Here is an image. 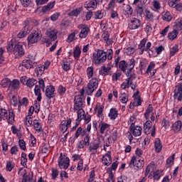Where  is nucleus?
Returning <instances> with one entry per match:
<instances>
[{
    "label": "nucleus",
    "mask_w": 182,
    "mask_h": 182,
    "mask_svg": "<svg viewBox=\"0 0 182 182\" xmlns=\"http://www.w3.org/2000/svg\"><path fill=\"white\" fill-rule=\"evenodd\" d=\"M92 58L95 65L105 63V62H106V59H108V60H112L113 58V50L108 49L107 53L102 50H98L97 53H93Z\"/></svg>",
    "instance_id": "obj_1"
},
{
    "label": "nucleus",
    "mask_w": 182,
    "mask_h": 182,
    "mask_svg": "<svg viewBox=\"0 0 182 182\" xmlns=\"http://www.w3.org/2000/svg\"><path fill=\"white\" fill-rule=\"evenodd\" d=\"M6 120L9 124H13L15 122V114L13 110H8L1 108L0 109V122Z\"/></svg>",
    "instance_id": "obj_2"
},
{
    "label": "nucleus",
    "mask_w": 182,
    "mask_h": 182,
    "mask_svg": "<svg viewBox=\"0 0 182 182\" xmlns=\"http://www.w3.org/2000/svg\"><path fill=\"white\" fill-rule=\"evenodd\" d=\"M132 69H122V72L129 77L124 82L122 83V89H129L130 87V80L136 79V74H133Z\"/></svg>",
    "instance_id": "obj_3"
},
{
    "label": "nucleus",
    "mask_w": 182,
    "mask_h": 182,
    "mask_svg": "<svg viewBox=\"0 0 182 182\" xmlns=\"http://www.w3.org/2000/svg\"><path fill=\"white\" fill-rule=\"evenodd\" d=\"M130 168H136L137 170H141L144 167V158H139L136 156H133L129 164Z\"/></svg>",
    "instance_id": "obj_4"
},
{
    "label": "nucleus",
    "mask_w": 182,
    "mask_h": 182,
    "mask_svg": "<svg viewBox=\"0 0 182 182\" xmlns=\"http://www.w3.org/2000/svg\"><path fill=\"white\" fill-rule=\"evenodd\" d=\"M58 164L61 170H66L70 165V160L65 154L61 153L58 160Z\"/></svg>",
    "instance_id": "obj_5"
},
{
    "label": "nucleus",
    "mask_w": 182,
    "mask_h": 182,
    "mask_svg": "<svg viewBox=\"0 0 182 182\" xmlns=\"http://www.w3.org/2000/svg\"><path fill=\"white\" fill-rule=\"evenodd\" d=\"M144 130L145 134H150L152 136V137H154L156 136V125L153 126V122L150 120H147L144 124Z\"/></svg>",
    "instance_id": "obj_6"
},
{
    "label": "nucleus",
    "mask_w": 182,
    "mask_h": 182,
    "mask_svg": "<svg viewBox=\"0 0 182 182\" xmlns=\"http://www.w3.org/2000/svg\"><path fill=\"white\" fill-rule=\"evenodd\" d=\"M138 48L139 49V55H143V53H144V50L146 52H150V48H151V42L147 43L146 38H143L140 41V43L138 46Z\"/></svg>",
    "instance_id": "obj_7"
},
{
    "label": "nucleus",
    "mask_w": 182,
    "mask_h": 182,
    "mask_svg": "<svg viewBox=\"0 0 182 182\" xmlns=\"http://www.w3.org/2000/svg\"><path fill=\"white\" fill-rule=\"evenodd\" d=\"M42 38L41 31H34L31 33L27 38L28 45H33V43H38Z\"/></svg>",
    "instance_id": "obj_8"
},
{
    "label": "nucleus",
    "mask_w": 182,
    "mask_h": 182,
    "mask_svg": "<svg viewBox=\"0 0 182 182\" xmlns=\"http://www.w3.org/2000/svg\"><path fill=\"white\" fill-rule=\"evenodd\" d=\"M77 29L80 31L79 33V38L80 39H86V38H87V36L89 35V32H90V28H89V26L86 24H80L77 26Z\"/></svg>",
    "instance_id": "obj_9"
},
{
    "label": "nucleus",
    "mask_w": 182,
    "mask_h": 182,
    "mask_svg": "<svg viewBox=\"0 0 182 182\" xmlns=\"http://www.w3.org/2000/svg\"><path fill=\"white\" fill-rule=\"evenodd\" d=\"M98 86L99 82L97 81V79H92L91 80H90L89 83L87 85L86 93L87 95H92L93 92H95V90L97 89Z\"/></svg>",
    "instance_id": "obj_10"
},
{
    "label": "nucleus",
    "mask_w": 182,
    "mask_h": 182,
    "mask_svg": "<svg viewBox=\"0 0 182 182\" xmlns=\"http://www.w3.org/2000/svg\"><path fill=\"white\" fill-rule=\"evenodd\" d=\"M14 54L16 58H19V56H23L25 55V50H23V46L21 43H18L14 46Z\"/></svg>",
    "instance_id": "obj_11"
},
{
    "label": "nucleus",
    "mask_w": 182,
    "mask_h": 182,
    "mask_svg": "<svg viewBox=\"0 0 182 182\" xmlns=\"http://www.w3.org/2000/svg\"><path fill=\"white\" fill-rule=\"evenodd\" d=\"M153 110V106L149 105L144 112V117L146 120H149V119H151V122H154V120H156V117H154V112Z\"/></svg>",
    "instance_id": "obj_12"
},
{
    "label": "nucleus",
    "mask_w": 182,
    "mask_h": 182,
    "mask_svg": "<svg viewBox=\"0 0 182 182\" xmlns=\"http://www.w3.org/2000/svg\"><path fill=\"white\" fill-rule=\"evenodd\" d=\"M174 99H176L178 102H181L182 100V84L178 83L176 85L173 94Z\"/></svg>",
    "instance_id": "obj_13"
},
{
    "label": "nucleus",
    "mask_w": 182,
    "mask_h": 182,
    "mask_svg": "<svg viewBox=\"0 0 182 182\" xmlns=\"http://www.w3.org/2000/svg\"><path fill=\"white\" fill-rule=\"evenodd\" d=\"M102 147V144L97 141H92L89 145V151L91 154H96L97 153V150Z\"/></svg>",
    "instance_id": "obj_14"
},
{
    "label": "nucleus",
    "mask_w": 182,
    "mask_h": 182,
    "mask_svg": "<svg viewBox=\"0 0 182 182\" xmlns=\"http://www.w3.org/2000/svg\"><path fill=\"white\" fill-rule=\"evenodd\" d=\"M36 65V64L31 60H23L18 68L21 69H23V68L25 69H32V68H35Z\"/></svg>",
    "instance_id": "obj_15"
},
{
    "label": "nucleus",
    "mask_w": 182,
    "mask_h": 182,
    "mask_svg": "<svg viewBox=\"0 0 182 182\" xmlns=\"http://www.w3.org/2000/svg\"><path fill=\"white\" fill-rule=\"evenodd\" d=\"M72 124V119H68L67 121L63 120L60 124V129L62 133H66L68 132V129Z\"/></svg>",
    "instance_id": "obj_16"
},
{
    "label": "nucleus",
    "mask_w": 182,
    "mask_h": 182,
    "mask_svg": "<svg viewBox=\"0 0 182 182\" xmlns=\"http://www.w3.org/2000/svg\"><path fill=\"white\" fill-rule=\"evenodd\" d=\"M83 100L80 95H76L74 99V108L73 110H77L79 109H83Z\"/></svg>",
    "instance_id": "obj_17"
},
{
    "label": "nucleus",
    "mask_w": 182,
    "mask_h": 182,
    "mask_svg": "<svg viewBox=\"0 0 182 182\" xmlns=\"http://www.w3.org/2000/svg\"><path fill=\"white\" fill-rule=\"evenodd\" d=\"M44 92L46 97H48V99H52V97H55V87L53 85H47Z\"/></svg>",
    "instance_id": "obj_18"
},
{
    "label": "nucleus",
    "mask_w": 182,
    "mask_h": 182,
    "mask_svg": "<svg viewBox=\"0 0 182 182\" xmlns=\"http://www.w3.org/2000/svg\"><path fill=\"white\" fill-rule=\"evenodd\" d=\"M58 31L55 28H50L46 31V35L51 41H56L58 39Z\"/></svg>",
    "instance_id": "obj_19"
},
{
    "label": "nucleus",
    "mask_w": 182,
    "mask_h": 182,
    "mask_svg": "<svg viewBox=\"0 0 182 182\" xmlns=\"http://www.w3.org/2000/svg\"><path fill=\"white\" fill-rule=\"evenodd\" d=\"M102 163L104 166H109L112 164V152L108 151L107 154L102 156Z\"/></svg>",
    "instance_id": "obj_20"
},
{
    "label": "nucleus",
    "mask_w": 182,
    "mask_h": 182,
    "mask_svg": "<svg viewBox=\"0 0 182 182\" xmlns=\"http://www.w3.org/2000/svg\"><path fill=\"white\" fill-rule=\"evenodd\" d=\"M143 129L140 126H130V132L134 136V137H139V136H141V132Z\"/></svg>",
    "instance_id": "obj_21"
},
{
    "label": "nucleus",
    "mask_w": 182,
    "mask_h": 182,
    "mask_svg": "<svg viewBox=\"0 0 182 182\" xmlns=\"http://www.w3.org/2000/svg\"><path fill=\"white\" fill-rule=\"evenodd\" d=\"M164 171L163 169L154 171L151 172V176H152L154 180L159 181V180H160V178L164 176Z\"/></svg>",
    "instance_id": "obj_22"
},
{
    "label": "nucleus",
    "mask_w": 182,
    "mask_h": 182,
    "mask_svg": "<svg viewBox=\"0 0 182 182\" xmlns=\"http://www.w3.org/2000/svg\"><path fill=\"white\" fill-rule=\"evenodd\" d=\"M31 31H32V27H29V26L26 25L23 28V30L17 34V38L19 39L25 38V36H26V35H28Z\"/></svg>",
    "instance_id": "obj_23"
},
{
    "label": "nucleus",
    "mask_w": 182,
    "mask_h": 182,
    "mask_svg": "<svg viewBox=\"0 0 182 182\" xmlns=\"http://www.w3.org/2000/svg\"><path fill=\"white\" fill-rule=\"evenodd\" d=\"M154 144L156 153H160L163 150V144L160 138H156Z\"/></svg>",
    "instance_id": "obj_24"
},
{
    "label": "nucleus",
    "mask_w": 182,
    "mask_h": 182,
    "mask_svg": "<svg viewBox=\"0 0 182 182\" xmlns=\"http://www.w3.org/2000/svg\"><path fill=\"white\" fill-rule=\"evenodd\" d=\"M108 117L111 120H116L119 117V111L116 108H111L108 114Z\"/></svg>",
    "instance_id": "obj_25"
},
{
    "label": "nucleus",
    "mask_w": 182,
    "mask_h": 182,
    "mask_svg": "<svg viewBox=\"0 0 182 182\" xmlns=\"http://www.w3.org/2000/svg\"><path fill=\"white\" fill-rule=\"evenodd\" d=\"M84 6L88 10L90 9H95L97 6V1L90 0L85 4Z\"/></svg>",
    "instance_id": "obj_26"
},
{
    "label": "nucleus",
    "mask_w": 182,
    "mask_h": 182,
    "mask_svg": "<svg viewBox=\"0 0 182 182\" xmlns=\"http://www.w3.org/2000/svg\"><path fill=\"white\" fill-rule=\"evenodd\" d=\"M140 20L137 18H133L131 20V23H129L130 29H139L140 28Z\"/></svg>",
    "instance_id": "obj_27"
},
{
    "label": "nucleus",
    "mask_w": 182,
    "mask_h": 182,
    "mask_svg": "<svg viewBox=\"0 0 182 182\" xmlns=\"http://www.w3.org/2000/svg\"><path fill=\"white\" fill-rule=\"evenodd\" d=\"M119 102L123 103V105H126L127 102H129V95L126 94V92H120L119 93Z\"/></svg>",
    "instance_id": "obj_28"
},
{
    "label": "nucleus",
    "mask_w": 182,
    "mask_h": 182,
    "mask_svg": "<svg viewBox=\"0 0 182 182\" xmlns=\"http://www.w3.org/2000/svg\"><path fill=\"white\" fill-rule=\"evenodd\" d=\"M181 127H182L181 121H177L172 124V130H173L175 133H178V132L181 130Z\"/></svg>",
    "instance_id": "obj_29"
},
{
    "label": "nucleus",
    "mask_w": 182,
    "mask_h": 182,
    "mask_svg": "<svg viewBox=\"0 0 182 182\" xmlns=\"http://www.w3.org/2000/svg\"><path fill=\"white\" fill-rule=\"evenodd\" d=\"M34 93L35 95L37 96L38 102H41L42 100V92H41V87H39V85L35 86Z\"/></svg>",
    "instance_id": "obj_30"
},
{
    "label": "nucleus",
    "mask_w": 182,
    "mask_h": 182,
    "mask_svg": "<svg viewBox=\"0 0 182 182\" xmlns=\"http://www.w3.org/2000/svg\"><path fill=\"white\" fill-rule=\"evenodd\" d=\"M74 112H77V119H78V120H83V119H85L86 115L85 114V110H83V108L74 109Z\"/></svg>",
    "instance_id": "obj_31"
},
{
    "label": "nucleus",
    "mask_w": 182,
    "mask_h": 182,
    "mask_svg": "<svg viewBox=\"0 0 182 182\" xmlns=\"http://www.w3.org/2000/svg\"><path fill=\"white\" fill-rule=\"evenodd\" d=\"M145 19L149 22L153 21L154 20V14H153V12L149 10H145Z\"/></svg>",
    "instance_id": "obj_32"
},
{
    "label": "nucleus",
    "mask_w": 182,
    "mask_h": 182,
    "mask_svg": "<svg viewBox=\"0 0 182 182\" xmlns=\"http://www.w3.org/2000/svg\"><path fill=\"white\" fill-rule=\"evenodd\" d=\"M33 126L36 132H38V133H40V132H42V124L39 123V121L38 119H34L33 121Z\"/></svg>",
    "instance_id": "obj_33"
},
{
    "label": "nucleus",
    "mask_w": 182,
    "mask_h": 182,
    "mask_svg": "<svg viewBox=\"0 0 182 182\" xmlns=\"http://www.w3.org/2000/svg\"><path fill=\"white\" fill-rule=\"evenodd\" d=\"M133 14V8H132V6L130 5H127L125 9H124V15L127 18H130Z\"/></svg>",
    "instance_id": "obj_34"
},
{
    "label": "nucleus",
    "mask_w": 182,
    "mask_h": 182,
    "mask_svg": "<svg viewBox=\"0 0 182 182\" xmlns=\"http://www.w3.org/2000/svg\"><path fill=\"white\" fill-rule=\"evenodd\" d=\"M77 32H78L77 30H75L73 33L69 34V36L67 38V42L68 43H72V42H73V41H75V39H76V34L77 33Z\"/></svg>",
    "instance_id": "obj_35"
},
{
    "label": "nucleus",
    "mask_w": 182,
    "mask_h": 182,
    "mask_svg": "<svg viewBox=\"0 0 182 182\" xmlns=\"http://www.w3.org/2000/svg\"><path fill=\"white\" fill-rule=\"evenodd\" d=\"M21 98L19 96L14 95L12 98L10 100L11 105L13 106H19V102H20Z\"/></svg>",
    "instance_id": "obj_36"
},
{
    "label": "nucleus",
    "mask_w": 182,
    "mask_h": 182,
    "mask_svg": "<svg viewBox=\"0 0 182 182\" xmlns=\"http://www.w3.org/2000/svg\"><path fill=\"white\" fill-rule=\"evenodd\" d=\"M102 41H104L105 42H106L107 45H112V41H111L110 39L109 38V32L105 31V32L102 34Z\"/></svg>",
    "instance_id": "obj_37"
},
{
    "label": "nucleus",
    "mask_w": 182,
    "mask_h": 182,
    "mask_svg": "<svg viewBox=\"0 0 182 182\" xmlns=\"http://www.w3.org/2000/svg\"><path fill=\"white\" fill-rule=\"evenodd\" d=\"M36 83H38V80H36V79L28 78L26 80V85L27 87H33V86H35V85H36Z\"/></svg>",
    "instance_id": "obj_38"
},
{
    "label": "nucleus",
    "mask_w": 182,
    "mask_h": 182,
    "mask_svg": "<svg viewBox=\"0 0 182 182\" xmlns=\"http://www.w3.org/2000/svg\"><path fill=\"white\" fill-rule=\"evenodd\" d=\"M82 53V50H80V48L79 46H76L74 51H73V56L76 60H79V58H80V55Z\"/></svg>",
    "instance_id": "obj_39"
},
{
    "label": "nucleus",
    "mask_w": 182,
    "mask_h": 182,
    "mask_svg": "<svg viewBox=\"0 0 182 182\" xmlns=\"http://www.w3.org/2000/svg\"><path fill=\"white\" fill-rule=\"evenodd\" d=\"M178 35V31L176 30H173L171 32H169L168 33V38L170 41H174V39L177 38V36Z\"/></svg>",
    "instance_id": "obj_40"
},
{
    "label": "nucleus",
    "mask_w": 182,
    "mask_h": 182,
    "mask_svg": "<svg viewBox=\"0 0 182 182\" xmlns=\"http://www.w3.org/2000/svg\"><path fill=\"white\" fill-rule=\"evenodd\" d=\"M82 12V7L73 9L70 13H68L69 16H77Z\"/></svg>",
    "instance_id": "obj_41"
},
{
    "label": "nucleus",
    "mask_w": 182,
    "mask_h": 182,
    "mask_svg": "<svg viewBox=\"0 0 182 182\" xmlns=\"http://www.w3.org/2000/svg\"><path fill=\"white\" fill-rule=\"evenodd\" d=\"M174 157H176V154H173L166 159V167L170 168L174 164Z\"/></svg>",
    "instance_id": "obj_42"
},
{
    "label": "nucleus",
    "mask_w": 182,
    "mask_h": 182,
    "mask_svg": "<svg viewBox=\"0 0 182 182\" xmlns=\"http://www.w3.org/2000/svg\"><path fill=\"white\" fill-rule=\"evenodd\" d=\"M105 109V106L102 105L100 103H97L95 108V111L98 113V116H102L103 113V109Z\"/></svg>",
    "instance_id": "obj_43"
},
{
    "label": "nucleus",
    "mask_w": 182,
    "mask_h": 182,
    "mask_svg": "<svg viewBox=\"0 0 182 182\" xmlns=\"http://www.w3.org/2000/svg\"><path fill=\"white\" fill-rule=\"evenodd\" d=\"M55 1L50 2L48 4V5L44 6L42 9L43 12H48V11H50V9H53V6H55Z\"/></svg>",
    "instance_id": "obj_44"
},
{
    "label": "nucleus",
    "mask_w": 182,
    "mask_h": 182,
    "mask_svg": "<svg viewBox=\"0 0 182 182\" xmlns=\"http://www.w3.org/2000/svg\"><path fill=\"white\" fill-rule=\"evenodd\" d=\"M152 5L154 11H155V12H157V11H160V9H161V4H160V1L157 0H154L152 2Z\"/></svg>",
    "instance_id": "obj_45"
},
{
    "label": "nucleus",
    "mask_w": 182,
    "mask_h": 182,
    "mask_svg": "<svg viewBox=\"0 0 182 182\" xmlns=\"http://www.w3.org/2000/svg\"><path fill=\"white\" fill-rule=\"evenodd\" d=\"M1 85L2 87H11V80L9 78H4L1 81Z\"/></svg>",
    "instance_id": "obj_46"
},
{
    "label": "nucleus",
    "mask_w": 182,
    "mask_h": 182,
    "mask_svg": "<svg viewBox=\"0 0 182 182\" xmlns=\"http://www.w3.org/2000/svg\"><path fill=\"white\" fill-rule=\"evenodd\" d=\"M100 127V132L102 134H103V133H105V132L106 131L107 129H109V127H110V125L108 124H106L105 122L100 124L99 125Z\"/></svg>",
    "instance_id": "obj_47"
},
{
    "label": "nucleus",
    "mask_w": 182,
    "mask_h": 182,
    "mask_svg": "<svg viewBox=\"0 0 182 182\" xmlns=\"http://www.w3.org/2000/svg\"><path fill=\"white\" fill-rule=\"evenodd\" d=\"M19 80L18 79H14L12 80V82L11 81V85L10 87L11 89H18V87H19Z\"/></svg>",
    "instance_id": "obj_48"
},
{
    "label": "nucleus",
    "mask_w": 182,
    "mask_h": 182,
    "mask_svg": "<svg viewBox=\"0 0 182 182\" xmlns=\"http://www.w3.org/2000/svg\"><path fill=\"white\" fill-rule=\"evenodd\" d=\"M41 151L43 154H48V153H49V145L46 144H42L41 146Z\"/></svg>",
    "instance_id": "obj_49"
},
{
    "label": "nucleus",
    "mask_w": 182,
    "mask_h": 182,
    "mask_svg": "<svg viewBox=\"0 0 182 182\" xmlns=\"http://www.w3.org/2000/svg\"><path fill=\"white\" fill-rule=\"evenodd\" d=\"M162 19L166 22H170V21H171V14H170V12H165L162 16Z\"/></svg>",
    "instance_id": "obj_50"
},
{
    "label": "nucleus",
    "mask_w": 182,
    "mask_h": 182,
    "mask_svg": "<svg viewBox=\"0 0 182 182\" xmlns=\"http://www.w3.org/2000/svg\"><path fill=\"white\" fill-rule=\"evenodd\" d=\"M26 163H28V159H26V154L24 152L21 153V164L25 167L26 166Z\"/></svg>",
    "instance_id": "obj_51"
},
{
    "label": "nucleus",
    "mask_w": 182,
    "mask_h": 182,
    "mask_svg": "<svg viewBox=\"0 0 182 182\" xmlns=\"http://www.w3.org/2000/svg\"><path fill=\"white\" fill-rule=\"evenodd\" d=\"M177 52H178V46L177 45L173 46L172 48H171L170 49L171 56H174L176 53H177Z\"/></svg>",
    "instance_id": "obj_52"
},
{
    "label": "nucleus",
    "mask_w": 182,
    "mask_h": 182,
    "mask_svg": "<svg viewBox=\"0 0 182 182\" xmlns=\"http://www.w3.org/2000/svg\"><path fill=\"white\" fill-rule=\"evenodd\" d=\"M157 70L156 69H147L145 73L149 77H153L154 75H156Z\"/></svg>",
    "instance_id": "obj_53"
},
{
    "label": "nucleus",
    "mask_w": 182,
    "mask_h": 182,
    "mask_svg": "<svg viewBox=\"0 0 182 182\" xmlns=\"http://www.w3.org/2000/svg\"><path fill=\"white\" fill-rule=\"evenodd\" d=\"M161 126L164 127V129H168V127H170V121L164 118L161 121Z\"/></svg>",
    "instance_id": "obj_54"
},
{
    "label": "nucleus",
    "mask_w": 182,
    "mask_h": 182,
    "mask_svg": "<svg viewBox=\"0 0 182 182\" xmlns=\"http://www.w3.org/2000/svg\"><path fill=\"white\" fill-rule=\"evenodd\" d=\"M129 69H134V65H136V60L134 58H132L128 61L127 64Z\"/></svg>",
    "instance_id": "obj_55"
},
{
    "label": "nucleus",
    "mask_w": 182,
    "mask_h": 182,
    "mask_svg": "<svg viewBox=\"0 0 182 182\" xmlns=\"http://www.w3.org/2000/svg\"><path fill=\"white\" fill-rule=\"evenodd\" d=\"M33 121H32V117L26 116V124L28 127H32Z\"/></svg>",
    "instance_id": "obj_56"
},
{
    "label": "nucleus",
    "mask_w": 182,
    "mask_h": 182,
    "mask_svg": "<svg viewBox=\"0 0 182 182\" xmlns=\"http://www.w3.org/2000/svg\"><path fill=\"white\" fill-rule=\"evenodd\" d=\"M18 146L21 150H26V142L23 139L18 141Z\"/></svg>",
    "instance_id": "obj_57"
},
{
    "label": "nucleus",
    "mask_w": 182,
    "mask_h": 182,
    "mask_svg": "<svg viewBox=\"0 0 182 182\" xmlns=\"http://www.w3.org/2000/svg\"><path fill=\"white\" fill-rule=\"evenodd\" d=\"M44 72L45 71L43 69H36L35 70L33 75L34 76H37L38 77H39L43 75Z\"/></svg>",
    "instance_id": "obj_58"
},
{
    "label": "nucleus",
    "mask_w": 182,
    "mask_h": 182,
    "mask_svg": "<svg viewBox=\"0 0 182 182\" xmlns=\"http://www.w3.org/2000/svg\"><path fill=\"white\" fill-rule=\"evenodd\" d=\"M18 151H19V148H18V146H13L11 148L10 152L13 156H16V154H18Z\"/></svg>",
    "instance_id": "obj_59"
},
{
    "label": "nucleus",
    "mask_w": 182,
    "mask_h": 182,
    "mask_svg": "<svg viewBox=\"0 0 182 182\" xmlns=\"http://www.w3.org/2000/svg\"><path fill=\"white\" fill-rule=\"evenodd\" d=\"M154 170V164H150L146 168L145 176H147L150 171Z\"/></svg>",
    "instance_id": "obj_60"
},
{
    "label": "nucleus",
    "mask_w": 182,
    "mask_h": 182,
    "mask_svg": "<svg viewBox=\"0 0 182 182\" xmlns=\"http://www.w3.org/2000/svg\"><path fill=\"white\" fill-rule=\"evenodd\" d=\"M135 154H136V157H138V159H143L141 157V156H143V150H141L140 148L136 149Z\"/></svg>",
    "instance_id": "obj_61"
},
{
    "label": "nucleus",
    "mask_w": 182,
    "mask_h": 182,
    "mask_svg": "<svg viewBox=\"0 0 182 182\" xmlns=\"http://www.w3.org/2000/svg\"><path fill=\"white\" fill-rule=\"evenodd\" d=\"M28 98L23 97L21 101L20 100V102L18 103V108L21 107V106H28Z\"/></svg>",
    "instance_id": "obj_62"
},
{
    "label": "nucleus",
    "mask_w": 182,
    "mask_h": 182,
    "mask_svg": "<svg viewBox=\"0 0 182 182\" xmlns=\"http://www.w3.org/2000/svg\"><path fill=\"white\" fill-rule=\"evenodd\" d=\"M14 164L12 161H9L6 164V170L7 171H12L14 170Z\"/></svg>",
    "instance_id": "obj_63"
},
{
    "label": "nucleus",
    "mask_w": 182,
    "mask_h": 182,
    "mask_svg": "<svg viewBox=\"0 0 182 182\" xmlns=\"http://www.w3.org/2000/svg\"><path fill=\"white\" fill-rule=\"evenodd\" d=\"M57 92L59 95H64V93H66V87L59 85Z\"/></svg>",
    "instance_id": "obj_64"
}]
</instances>
